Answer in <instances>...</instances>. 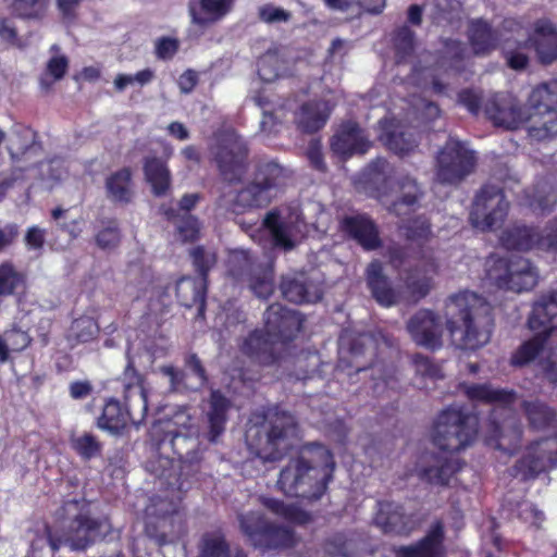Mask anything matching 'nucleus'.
<instances>
[{"instance_id":"1","label":"nucleus","mask_w":557,"mask_h":557,"mask_svg":"<svg viewBox=\"0 0 557 557\" xmlns=\"http://www.w3.org/2000/svg\"><path fill=\"white\" fill-rule=\"evenodd\" d=\"M335 467L334 455L325 445L307 443L281 469L276 487L286 497L318 502L327 492Z\"/></svg>"},{"instance_id":"2","label":"nucleus","mask_w":557,"mask_h":557,"mask_svg":"<svg viewBox=\"0 0 557 557\" xmlns=\"http://www.w3.org/2000/svg\"><path fill=\"white\" fill-rule=\"evenodd\" d=\"M298 423L278 405L250 413L245 432L248 449L263 461H278L293 447Z\"/></svg>"},{"instance_id":"3","label":"nucleus","mask_w":557,"mask_h":557,"mask_svg":"<svg viewBox=\"0 0 557 557\" xmlns=\"http://www.w3.org/2000/svg\"><path fill=\"white\" fill-rule=\"evenodd\" d=\"M58 517L61 520V532L48 523L44 528L52 553H57L63 544L70 545L73 550H84L112 532L110 518L94 517L83 500L64 502L58 510Z\"/></svg>"},{"instance_id":"4","label":"nucleus","mask_w":557,"mask_h":557,"mask_svg":"<svg viewBox=\"0 0 557 557\" xmlns=\"http://www.w3.org/2000/svg\"><path fill=\"white\" fill-rule=\"evenodd\" d=\"M437 272L434 261L417 264L406 271L405 290L393 287L389 277L384 273L380 261H371L366 269L367 286L373 299L382 307L389 308L397 304L416 305L425 298L432 289L433 276Z\"/></svg>"},{"instance_id":"5","label":"nucleus","mask_w":557,"mask_h":557,"mask_svg":"<svg viewBox=\"0 0 557 557\" xmlns=\"http://www.w3.org/2000/svg\"><path fill=\"white\" fill-rule=\"evenodd\" d=\"M461 336L459 348L476 350L491 341L494 330L492 306L475 293L465 292L455 296Z\"/></svg>"},{"instance_id":"6","label":"nucleus","mask_w":557,"mask_h":557,"mask_svg":"<svg viewBox=\"0 0 557 557\" xmlns=\"http://www.w3.org/2000/svg\"><path fill=\"white\" fill-rule=\"evenodd\" d=\"M238 523L247 543L262 553L289 549L296 544L292 529L270 521L258 511L238 515Z\"/></svg>"},{"instance_id":"7","label":"nucleus","mask_w":557,"mask_h":557,"mask_svg":"<svg viewBox=\"0 0 557 557\" xmlns=\"http://www.w3.org/2000/svg\"><path fill=\"white\" fill-rule=\"evenodd\" d=\"M453 429V405L446 406L436 417L431 430V442L438 449L434 459L438 465L422 468L419 476L432 484L447 485L453 469V449L450 448Z\"/></svg>"},{"instance_id":"8","label":"nucleus","mask_w":557,"mask_h":557,"mask_svg":"<svg viewBox=\"0 0 557 557\" xmlns=\"http://www.w3.org/2000/svg\"><path fill=\"white\" fill-rule=\"evenodd\" d=\"M557 467V436L544 437L529 444L522 456L509 469L520 481L535 480Z\"/></svg>"},{"instance_id":"9","label":"nucleus","mask_w":557,"mask_h":557,"mask_svg":"<svg viewBox=\"0 0 557 557\" xmlns=\"http://www.w3.org/2000/svg\"><path fill=\"white\" fill-rule=\"evenodd\" d=\"M557 467V436L544 437L529 444L522 456L509 469L520 481L535 480Z\"/></svg>"},{"instance_id":"10","label":"nucleus","mask_w":557,"mask_h":557,"mask_svg":"<svg viewBox=\"0 0 557 557\" xmlns=\"http://www.w3.org/2000/svg\"><path fill=\"white\" fill-rule=\"evenodd\" d=\"M509 203L502 188L485 185L476 194L470 212L471 224L482 231H491L503 224Z\"/></svg>"},{"instance_id":"11","label":"nucleus","mask_w":557,"mask_h":557,"mask_svg":"<svg viewBox=\"0 0 557 557\" xmlns=\"http://www.w3.org/2000/svg\"><path fill=\"white\" fill-rule=\"evenodd\" d=\"M212 160L221 177L227 183L240 182L248 170L249 149L236 136H226L211 149Z\"/></svg>"},{"instance_id":"12","label":"nucleus","mask_w":557,"mask_h":557,"mask_svg":"<svg viewBox=\"0 0 557 557\" xmlns=\"http://www.w3.org/2000/svg\"><path fill=\"white\" fill-rule=\"evenodd\" d=\"M486 117L496 127L517 129L530 119L520 102L510 94H495L484 104Z\"/></svg>"},{"instance_id":"13","label":"nucleus","mask_w":557,"mask_h":557,"mask_svg":"<svg viewBox=\"0 0 557 557\" xmlns=\"http://www.w3.org/2000/svg\"><path fill=\"white\" fill-rule=\"evenodd\" d=\"M304 320L299 312L282 306L270 305L264 312L263 330L276 342L288 344L293 342L302 327Z\"/></svg>"},{"instance_id":"14","label":"nucleus","mask_w":557,"mask_h":557,"mask_svg":"<svg viewBox=\"0 0 557 557\" xmlns=\"http://www.w3.org/2000/svg\"><path fill=\"white\" fill-rule=\"evenodd\" d=\"M339 232L355 242L364 251H374L382 247L380 230L375 221L367 213L345 215L338 223Z\"/></svg>"},{"instance_id":"15","label":"nucleus","mask_w":557,"mask_h":557,"mask_svg":"<svg viewBox=\"0 0 557 557\" xmlns=\"http://www.w3.org/2000/svg\"><path fill=\"white\" fill-rule=\"evenodd\" d=\"M407 330L418 346L430 350L442 347L443 323L438 314L429 309H420L407 323Z\"/></svg>"},{"instance_id":"16","label":"nucleus","mask_w":557,"mask_h":557,"mask_svg":"<svg viewBox=\"0 0 557 557\" xmlns=\"http://www.w3.org/2000/svg\"><path fill=\"white\" fill-rule=\"evenodd\" d=\"M371 146L364 131L351 120L343 122L330 139L331 150L342 159H348L354 154H364Z\"/></svg>"},{"instance_id":"17","label":"nucleus","mask_w":557,"mask_h":557,"mask_svg":"<svg viewBox=\"0 0 557 557\" xmlns=\"http://www.w3.org/2000/svg\"><path fill=\"white\" fill-rule=\"evenodd\" d=\"M276 344L263 329H255L243 338L238 348L251 362L262 367H271L281 359Z\"/></svg>"},{"instance_id":"18","label":"nucleus","mask_w":557,"mask_h":557,"mask_svg":"<svg viewBox=\"0 0 557 557\" xmlns=\"http://www.w3.org/2000/svg\"><path fill=\"white\" fill-rule=\"evenodd\" d=\"M445 532L441 521H436L426 534L409 545L393 547L394 557H444Z\"/></svg>"},{"instance_id":"19","label":"nucleus","mask_w":557,"mask_h":557,"mask_svg":"<svg viewBox=\"0 0 557 557\" xmlns=\"http://www.w3.org/2000/svg\"><path fill=\"white\" fill-rule=\"evenodd\" d=\"M523 45L534 48L541 64H552L557 60V27L547 18L536 20Z\"/></svg>"},{"instance_id":"20","label":"nucleus","mask_w":557,"mask_h":557,"mask_svg":"<svg viewBox=\"0 0 557 557\" xmlns=\"http://www.w3.org/2000/svg\"><path fill=\"white\" fill-rule=\"evenodd\" d=\"M232 407V400L222 391L212 389L210 392L205 410L207 421L206 438L210 443H216L224 434Z\"/></svg>"},{"instance_id":"21","label":"nucleus","mask_w":557,"mask_h":557,"mask_svg":"<svg viewBox=\"0 0 557 557\" xmlns=\"http://www.w3.org/2000/svg\"><path fill=\"white\" fill-rule=\"evenodd\" d=\"M146 417L135 419L127 403L123 405L119 399L110 397L106 400L102 412L97 419V426L113 435H121L132 422L137 428Z\"/></svg>"},{"instance_id":"22","label":"nucleus","mask_w":557,"mask_h":557,"mask_svg":"<svg viewBox=\"0 0 557 557\" xmlns=\"http://www.w3.org/2000/svg\"><path fill=\"white\" fill-rule=\"evenodd\" d=\"M523 428L513 417L504 420L500 424L492 420L486 442L496 449L513 454L521 445Z\"/></svg>"},{"instance_id":"23","label":"nucleus","mask_w":557,"mask_h":557,"mask_svg":"<svg viewBox=\"0 0 557 557\" xmlns=\"http://www.w3.org/2000/svg\"><path fill=\"white\" fill-rule=\"evenodd\" d=\"M332 109L324 100L304 102L294 114V123L304 134H314L322 129L331 116Z\"/></svg>"},{"instance_id":"24","label":"nucleus","mask_w":557,"mask_h":557,"mask_svg":"<svg viewBox=\"0 0 557 557\" xmlns=\"http://www.w3.org/2000/svg\"><path fill=\"white\" fill-rule=\"evenodd\" d=\"M375 524L385 534L408 535L409 518L401 504L393 500H379L374 518Z\"/></svg>"},{"instance_id":"25","label":"nucleus","mask_w":557,"mask_h":557,"mask_svg":"<svg viewBox=\"0 0 557 557\" xmlns=\"http://www.w3.org/2000/svg\"><path fill=\"white\" fill-rule=\"evenodd\" d=\"M208 283L199 277L184 275L176 281L175 294L181 306L197 307V317L205 318Z\"/></svg>"},{"instance_id":"26","label":"nucleus","mask_w":557,"mask_h":557,"mask_svg":"<svg viewBox=\"0 0 557 557\" xmlns=\"http://www.w3.org/2000/svg\"><path fill=\"white\" fill-rule=\"evenodd\" d=\"M555 318H557V289H552L542 293L534 301L527 324L531 331H543L552 335L554 331L552 321Z\"/></svg>"},{"instance_id":"27","label":"nucleus","mask_w":557,"mask_h":557,"mask_svg":"<svg viewBox=\"0 0 557 557\" xmlns=\"http://www.w3.org/2000/svg\"><path fill=\"white\" fill-rule=\"evenodd\" d=\"M262 227L268 231L274 248L290 251L295 248L293 239V223L283 216L280 208H273L267 212L262 220Z\"/></svg>"},{"instance_id":"28","label":"nucleus","mask_w":557,"mask_h":557,"mask_svg":"<svg viewBox=\"0 0 557 557\" xmlns=\"http://www.w3.org/2000/svg\"><path fill=\"white\" fill-rule=\"evenodd\" d=\"M235 0H198L197 5L189 4L191 22L207 27L224 18L234 8Z\"/></svg>"},{"instance_id":"29","label":"nucleus","mask_w":557,"mask_h":557,"mask_svg":"<svg viewBox=\"0 0 557 557\" xmlns=\"http://www.w3.org/2000/svg\"><path fill=\"white\" fill-rule=\"evenodd\" d=\"M381 133L380 141L393 153L405 157L410 154L417 147L418 143L408 132L401 131L393 121H380Z\"/></svg>"},{"instance_id":"30","label":"nucleus","mask_w":557,"mask_h":557,"mask_svg":"<svg viewBox=\"0 0 557 557\" xmlns=\"http://www.w3.org/2000/svg\"><path fill=\"white\" fill-rule=\"evenodd\" d=\"M394 168L382 157L372 160L363 171V181L375 198L386 196L392 187Z\"/></svg>"},{"instance_id":"31","label":"nucleus","mask_w":557,"mask_h":557,"mask_svg":"<svg viewBox=\"0 0 557 557\" xmlns=\"http://www.w3.org/2000/svg\"><path fill=\"white\" fill-rule=\"evenodd\" d=\"M143 171L146 182L151 186L152 194L157 197L166 195L172 181L166 160L156 156L145 157Z\"/></svg>"},{"instance_id":"32","label":"nucleus","mask_w":557,"mask_h":557,"mask_svg":"<svg viewBox=\"0 0 557 557\" xmlns=\"http://www.w3.org/2000/svg\"><path fill=\"white\" fill-rule=\"evenodd\" d=\"M468 38L475 54H488L499 46L497 28H492L483 18L469 22Z\"/></svg>"},{"instance_id":"33","label":"nucleus","mask_w":557,"mask_h":557,"mask_svg":"<svg viewBox=\"0 0 557 557\" xmlns=\"http://www.w3.org/2000/svg\"><path fill=\"white\" fill-rule=\"evenodd\" d=\"M197 557H232L231 545L221 530L205 532L198 543ZM233 557H248L237 549Z\"/></svg>"},{"instance_id":"34","label":"nucleus","mask_w":557,"mask_h":557,"mask_svg":"<svg viewBox=\"0 0 557 557\" xmlns=\"http://www.w3.org/2000/svg\"><path fill=\"white\" fill-rule=\"evenodd\" d=\"M540 231L525 225H513L505 230L500 243L509 250L528 251L539 249Z\"/></svg>"},{"instance_id":"35","label":"nucleus","mask_w":557,"mask_h":557,"mask_svg":"<svg viewBox=\"0 0 557 557\" xmlns=\"http://www.w3.org/2000/svg\"><path fill=\"white\" fill-rule=\"evenodd\" d=\"M537 280L539 273L528 259L521 257L511 259L507 290L516 293L530 290L537 284Z\"/></svg>"},{"instance_id":"36","label":"nucleus","mask_w":557,"mask_h":557,"mask_svg":"<svg viewBox=\"0 0 557 557\" xmlns=\"http://www.w3.org/2000/svg\"><path fill=\"white\" fill-rule=\"evenodd\" d=\"M108 198L114 203L127 205L134 197L132 171L129 168H122L106 180Z\"/></svg>"},{"instance_id":"37","label":"nucleus","mask_w":557,"mask_h":557,"mask_svg":"<svg viewBox=\"0 0 557 557\" xmlns=\"http://www.w3.org/2000/svg\"><path fill=\"white\" fill-rule=\"evenodd\" d=\"M312 287H314L313 284L305 276H284L280 284L283 297L294 304H307L318 300L320 297L311 290Z\"/></svg>"},{"instance_id":"38","label":"nucleus","mask_w":557,"mask_h":557,"mask_svg":"<svg viewBox=\"0 0 557 557\" xmlns=\"http://www.w3.org/2000/svg\"><path fill=\"white\" fill-rule=\"evenodd\" d=\"M535 334L523 342L511 355L510 364L524 367L533 362L548 345L550 334L543 331H533Z\"/></svg>"},{"instance_id":"39","label":"nucleus","mask_w":557,"mask_h":557,"mask_svg":"<svg viewBox=\"0 0 557 557\" xmlns=\"http://www.w3.org/2000/svg\"><path fill=\"white\" fill-rule=\"evenodd\" d=\"M529 426L535 431H544L556 424V412L541 400H524L521 405Z\"/></svg>"},{"instance_id":"40","label":"nucleus","mask_w":557,"mask_h":557,"mask_svg":"<svg viewBox=\"0 0 557 557\" xmlns=\"http://www.w3.org/2000/svg\"><path fill=\"white\" fill-rule=\"evenodd\" d=\"M459 388L469 399L476 401L509 405L516 399V394L512 391L494 388L490 384H460Z\"/></svg>"},{"instance_id":"41","label":"nucleus","mask_w":557,"mask_h":557,"mask_svg":"<svg viewBox=\"0 0 557 557\" xmlns=\"http://www.w3.org/2000/svg\"><path fill=\"white\" fill-rule=\"evenodd\" d=\"M123 384L124 400L127 401L129 394L133 389L138 391V398L141 408V418L147 416L148 412V392L145 387V376L136 369L134 361L128 360L124 368L121 377Z\"/></svg>"},{"instance_id":"42","label":"nucleus","mask_w":557,"mask_h":557,"mask_svg":"<svg viewBox=\"0 0 557 557\" xmlns=\"http://www.w3.org/2000/svg\"><path fill=\"white\" fill-rule=\"evenodd\" d=\"M479 432V418L473 412L455 411V440L458 442L455 450L470 446Z\"/></svg>"},{"instance_id":"43","label":"nucleus","mask_w":557,"mask_h":557,"mask_svg":"<svg viewBox=\"0 0 557 557\" xmlns=\"http://www.w3.org/2000/svg\"><path fill=\"white\" fill-rule=\"evenodd\" d=\"M398 186L400 196L389 207V211L397 216L403 214L401 208L404 206L414 209L423 197V191L418 182L408 175L399 180Z\"/></svg>"},{"instance_id":"44","label":"nucleus","mask_w":557,"mask_h":557,"mask_svg":"<svg viewBox=\"0 0 557 557\" xmlns=\"http://www.w3.org/2000/svg\"><path fill=\"white\" fill-rule=\"evenodd\" d=\"M260 503L264 508L270 510L273 515L295 524H306L310 521V515L300 507L293 504H285L283 500L261 496Z\"/></svg>"},{"instance_id":"45","label":"nucleus","mask_w":557,"mask_h":557,"mask_svg":"<svg viewBox=\"0 0 557 557\" xmlns=\"http://www.w3.org/2000/svg\"><path fill=\"white\" fill-rule=\"evenodd\" d=\"M14 17L41 21L48 11L49 0H2Z\"/></svg>"},{"instance_id":"46","label":"nucleus","mask_w":557,"mask_h":557,"mask_svg":"<svg viewBox=\"0 0 557 557\" xmlns=\"http://www.w3.org/2000/svg\"><path fill=\"white\" fill-rule=\"evenodd\" d=\"M32 341L29 334L15 324L5 330L0 334V362H7L10 359V352L25 350Z\"/></svg>"},{"instance_id":"47","label":"nucleus","mask_w":557,"mask_h":557,"mask_svg":"<svg viewBox=\"0 0 557 557\" xmlns=\"http://www.w3.org/2000/svg\"><path fill=\"white\" fill-rule=\"evenodd\" d=\"M271 200L270 191L255 178L243 187L235 197V206L242 209L262 208Z\"/></svg>"},{"instance_id":"48","label":"nucleus","mask_w":557,"mask_h":557,"mask_svg":"<svg viewBox=\"0 0 557 557\" xmlns=\"http://www.w3.org/2000/svg\"><path fill=\"white\" fill-rule=\"evenodd\" d=\"M398 230L406 240L417 244L428 242L432 235L431 222L425 215H417L403 221Z\"/></svg>"},{"instance_id":"49","label":"nucleus","mask_w":557,"mask_h":557,"mask_svg":"<svg viewBox=\"0 0 557 557\" xmlns=\"http://www.w3.org/2000/svg\"><path fill=\"white\" fill-rule=\"evenodd\" d=\"M26 284V274L18 271L12 261L0 263V297L14 295Z\"/></svg>"},{"instance_id":"50","label":"nucleus","mask_w":557,"mask_h":557,"mask_svg":"<svg viewBox=\"0 0 557 557\" xmlns=\"http://www.w3.org/2000/svg\"><path fill=\"white\" fill-rule=\"evenodd\" d=\"M484 267L488 280L497 287L506 289L511 271V260H507L497 253H491L485 259Z\"/></svg>"},{"instance_id":"51","label":"nucleus","mask_w":557,"mask_h":557,"mask_svg":"<svg viewBox=\"0 0 557 557\" xmlns=\"http://www.w3.org/2000/svg\"><path fill=\"white\" fill-rule=\"evenodd\" d=\"M499 37V46L509 44L519 45L523 44L524 40L531 35L525 25L516 18H505L499 27H497Z\"/></svg>"},{"instance_id":"52","label":"nucleus","mask_w":557,"mask_h":557,"mask_svg":"<svg viewBox=\"0 0 557 557\" xmlns=\"http://www.w3.org/2000/svg\"><path fill=\"white\" fill-rule=\"evenodd\" d=\"M476 166L475 152L466 143L455 140V182L462 181L474 172Z\"/></svg>"},{"instance_id":"53","label":"nucleus","mask_w":557,"mask_h":557,"mask_svg":"<svg viewBox=\"0 0 557 557\" xmlns=\"http://www.w3.org/2000/svg\"><path fill=\"white\" fill-rule=\"evenodd\" d=\"M72 449L83 459L91 460L102 455L103 445L92 433H83L71 440Z\"/></svg>"},{"instance_id":"54","label":"nucleus","mask_w":557,"mask_h":557,"mask_svg":"<svg viewBox=\"0 0 557 557\" xmlns=\"http://www.w3.org/2000/svg\"><path fill=\"white\" fill-rule=\"evenodd\" d=\"M98 334V323L90 317H81L72 322L69 338L76 344H85L96 339Z\"/></svg>"},{"instance_id":"55","label":"nucleus","mask_w":557,"mask_h":557,"mask_svg":"<svg viewBox=\"0 0 557 557\" xmlns=\"http://www.w3.org/2000/svg\"><path fill=\"white\" fill-rule=\"evenodd\" d=\"M253 178L271 191L284 178V168L273 161L262 163L257 168Z\"/></svg>"},{"instance_id":"56","label":"nucleus","mask_w":557,"mask_h":557,"mask_svg":"<svg viewBox=\"0 0 557 557\" xmlns=\"http://www.w3.org/2000/svg\"><path fill=\"white\" fill-rule=\"evenodd\" d=\"M546 115L541 123L534 122L529 127V135L536 140H545L557 135V112L549 104L545 106Z\"/></svg>"},{"instance_id":"57","label":"nucleus","mask_w":557,"mask_h":557,"mask_svg":"<svg viewBox=\"0 0 557 557\" xmlns=\"http://www.w3.org/2000/svg\"><path fill=\"white\" fill-rule=\"evenodd\" d=\"M103 227L96 234L95 240L100 249H113L121 242V231L115 219L102 220Z\"/></svg>"},{"instance_id":"58","label":"nucleus","mask_w":557,"mask_h":557,"mask_svg":"<svg viewBox=\"0 0 557 557\" xmlns=\"http://www.w3.org/2000/svg\"><path fill=\"white\" fill-rule=\"evenodd\" d=\"M190 257L199 278L208 283L209 272L216 263V255L207 251L203 246H196L190 250Z\"/></svg>"},{"instance_id":"59","label":"nucleus","mask_w":557,"mask_h":557,"mask_svg":"<svg viewBox=\"0 0 557 557\" xmlns=\"http://www.w3.org/2000/svg\"><path fill=\"white\" fill-rule=\"evenodd\" d=\"M249 286L258 298L268 299L274 292L272 270L264 268L260 273L250 275Z\"/></svg>"},{"instance_id":"60","label":"nucleus","mask_w":557,"mask_h":557,"mask_svg":"<svg viewBox=\"0 0 557 557\" xmlns=\"http://www.w3.org/2000/svg\"><path fill=\"white\" fill-rule=\"evenodd\" d=\"M436 180L440 183H453V147L450 137L436 156Z\"/></svg>"},{"instance_id":"61","label":"nucleus","mask_w":557,"mask_h":557,"mask_svg":"<svg viewBox=\"0 0 557 557\" xmlns=\"http://www.w3.org/2000/svg\"><path fill=\"white\" fill-rule=\"evenodd\" d=\"M529 47L530 46H524L523 44H509L503 46L502 49L506 64L516 71H522L527 69L530 62V58L523 50Z\"/></svg>"},{"instance_id":"62","label":"nucleus","mask_w":557,"mask_h":557,"mask_svg":"<svg viewBox=\"0 0 557 557\" xmlns=\"http://www.w3.org/2000/svg\"><path fill=\"white\" fill-rule=\"evenodd\" d=\"M416 373L422 379L437 381L444 379L441 366L434 363L429 357L422 354H414L411 358Z\"/></svg>"},{"instance_id":"63","label":"nucleus","mask_w":557,"mask_h":557,"mask_svg":"<svg viewBox=\"0 0 557 557\" xmlns=\"http://www.w3.org/2000/svg\"><path fill=\"white\" fill-rule=\"evenodd\" d=\"M534 205L542 211H552L557 203V189L547 183L536 185L533 194Z\"/></svg>"},{"instance_id":"64","label":"nucleus","mask_w":557,"mask_h":557,"mask_svg":"<svg viewBox=\"0 0 557 557\" xmlns=\"http://www.w3.org/2000/svg\"><path fill=\"white\" fill-rule=\"evenodd\" d=\"M199 233L200 223L196 216L186 214L181 219L177 225V234L183 242H196L199 237Z\"/></svg>"}]
</instances>
